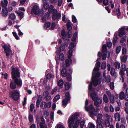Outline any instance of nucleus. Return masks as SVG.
<instances>
[{
    "instance_id": "nucleus-1",
    "label": "nucleus",
    "mask_w": 128,
    "mask_h": 128,
    "mask_svg": "<svg viewBox=\"0 0 128 128\" xmlns=\"http://www.w3.org/2000/svg\"><path fill=\"white\" fill-rule=\"evenodd\" d=\"M85 110L86 111L88 112L89 115L92 118L94 116H97L98 112L100 111V109L98 108L95 109L92 104L89 105L88 107H86Z\"/></svg>"
},
{
    "instance_id": "nucleus-2",
    "label": "nucleus",
    "mask_w": 128,
    "mask_h": 128,
    "mask_svg": "<svg viewBox=\"0 0 128 128\" xmlns=\"http://www.w3.org/2000/svg\"><path fill=\"white\" fill-rule=\"evenodd\" d=\"M72 63V60H70L68 59L66 60L65 62H63L62 64V66L63 68L62 69L61 72L63 71H68L71 74H72V70L71 68H69L70 66V64H71Z\"/></svg>"
},
{
    "instance_id": "nucleus-3",
    "label": "nucleus",
    "mask_w": 128,
    "mask_h": 128,
    "mask_svg": "<svg viewBox=\"0 0 128 128\" xmlns=\"http://www.w3.org/2000/svg\"><path fill=\"white\" fill-rule=\"evenodd\" d=\"M8 3L7 0H4V2L2 0L1 2V4L2 8L1 12L2 16L4 17H6L7 16L8 14V10L7 8L6 7Z\"/></svg>"
},
{
    "instance_id": "nucleus-4",
    "label": "nucleus",
    "mask_w": 128,
    "mask_h": 128,
    "mask_svg": "<svg viewBox=\"0 0 128 128\" xmlns=\"http://www.w3.org/2000/svg\"><path fill=\"white\" fill-rule=\"evenodd\" d=\"M11 75L12 79L17 78H20V74L19 68H14L13 66L12 67Z\"/></svg>"
},
{
    "instance_id": "nucleus-5",
    "label": "nucleus",
    "mask_w": 128,
    "mask_h": 128,
    "mask_svg": "<svg viewBox=\"0 0 128 128\" xmlns=\"http://www.w3.org/2000/svg\"><path fill=\"white\" fill-rule=\"evenodd\" d=\"M79 116L78 113L75 112L73 115L71 117H69L68 119V127L71 128L73 126V123H74L75 120L77 119Z\"/></svg>"
},
{
    "instance_id": "nucleus-6",
    "label": "nucleus",
    "mask_w": 128,
    "mask_h": 128,
    "mask_svg": "<svg viewBox=\"0 0 128 128\" xmlns=\"http://www.w3.org/2000/svg\"><path fill=\"white\" fill-rule=\"evenodd\" d=\"M9 96L14 100H18L20 98V94L16 90H14L10 92L9 94Z\"/></svg>"
},
{
    "instance_id": "nucleus-7",
    "label": "nucleus",
    "mask_w": 128,
    "mask_h": 128,
    "mask_svg": "<svg viewBox=\"0 0 128 128\" xmlns=\"http://www.w3.org/2000/svg\"><path fill=\"white\" fill-rule=\"evenodd\" d=\"M61 14L58 13L57 10L56 9H54V10L53 14H52V20H56L58 21L61 18Z\"/></svg>"
},
{
    "instance_id": "nucleus-8",
    "label": "nucleus",
    "mask_w": 128,
    "mask_h": 128,
    "mask_svg": "<svg viewBox=\"0 0 128 128\" xmlns=\"http://www.w3.org/2000/svg\"><path fill=\"white\" fill-rule=\"evenodd\" d=\"M2 46L4 50V52L6 53V56L8 57L10 55V53L12 52L10 47L6 46L5 44H2Z\"/></svg>"
},
{
    "instance_id": "nucleus-9",
    "label": "nucleus",
    "mask_w": 128,
    "mask_h": 128,
    "mask_svg": "<svg viewBox=\"0 0 128 128\" xmlns=\"http://www.w3.org/2000/svg\"><path fill=\"white\" fill-rule=\"evenodd\" d=\"M61 72L62 75L64 77H65L66 76L67 79L68 81L70 82L71 81L72 79V77L70 73V72L69 73L68 72H69L68 71H64Z\"/></svg>"
},
{
    "instance_id": "nucleus-10",
    "label": "nucleus",
    "mask_w": 128,
    "mask_h": 128,
    "mask_svg": "<svg viewBox=\"0 0 128 128\" xmlns=\"http://www.w3.org/2000/svg\"><path fill=\"white\" fill-rule=\"evenodd\" d=\"M91 79L92 81L91 82L95 87H96L98 86V83H100L101 82L102 80L100 78L96 79L95 78H93V75H92Z\"/></svg>"
},
{
    "instance_id": "nucleus-11",
    "label": "nucleus",
    "mask_w": 128,
    "mask_h": 128,
    "mask_svg": "<svg viewBox=\"0 0 128 128\" xmlns=\"http://www.w3.org/2000/svg\"><path fill=\"white\" fill-rule=\"evenodd\" d=\"M40 10L39 7L36 5L33 6L31 10V14L36 15H38L39 13V10Z\"/></svg>"
},
{
    "instance_id": "nucleus-12",
    "label": "nucleus",
    "mask_w": 128,
    "mask_h": 128,
    "mask_svg": "<svg viewBox=\"0 0 128 128\" xmlns=\"http://www.w3.org/2000/svg\"><path fill=\"white\" fill-rule=\"evenodd\" d=\"M18 78H17L12 79L18 86H21L22 84V80L21 78L19 79Z\"/></svg>"
},
{
    "instance_id": "nucleus-13",
    "label": "nucleus",
    "mask_w": 128,
    "mask_h": 128,
    "mask_svg": "<svg viewBox=\"0 0 128 128\" xmlns=\"http://www.w3.org/2000/svg\"><path fill=\"white\" fill-rule=\"evenodd\" d=\"M94 105L97 107H99L102 102V100L99 98L94 100Z\"/></svg>"
},
{
    "instance_id": "nucleus-14",
    "label": "nucleus",
    "mask_w": 128,
    "mask_h": 128,
    "mask_svg": "<svg viewBox=\"0 0 128 128\" xmlns=\"http://www.w3.org/2000/svg\"><path fill=\"white\" fill-rule=\"evenodd\" d=\"M96 122V128H103L102 124H104V122H102L101 120H98L97 119Z\"/></svg>"
},
{
    "instance_id": "nucleus-15",
    "label": "nucleus",
    "mask_w": 128,
    "mask_h": 128,
    "mask_svg": "<svg viewBox=\"0 0 128 128\" xmlns=\"http://www.w3.org/2000/svg\"><path fill=\"white\" fill-rule=\"evenodd\" d=\"M44 102V109L47 108H50L51 107L52 104L51 102H49L47 103L45 102Z\"/></svg>"
},
{
    "instance_id": "nucleus-16",
    "label": "nucleus",
    "mask_w": 128,
    "mask_h": 128,
    "mask_svg": "<svg viewBox=\"0 0 128 128\" xmlns=\"http://www.w3.org/2000/svg\"><path fill=\"white\" fill-rule=\"evenodd\" d=\"M16 85L14 81H11L10 82V86L12 89H14L16 88Z\"/></svg>"
},
{
    "instance_id": "nucleus-17",
    "label": "nucleus",
    "mask_w": 128,
    "mask_h": 128,
    "mask_svg": "<svg viewBox=\"0 0 128 128\" xmlns=\"http://www.w3.org/2000/svg\"><path fill=\"white\" fill-rule=\"evenodd\" d=\"M61 35L62 36V38L63 40L66 38L67 36V34L65 33V30L64 29L62 30L61 31Z\"/></svg>"
},
{
    "instance_id": "nucleus-18",
    "label": "nucleus",
    "mask_w": 128,
    "mask_h": 128,
    "mask_svg": "<svg viewBox=\"0 0 128 128\" xmlns=\"http://www.w3.org/2000/svg\"><path fill=\"white\" fill-rule=\"evenodd\" d=\"M65 86V90H68L70 88L71 86L68 82H66L64 84Z\"/></svg>"
},
{
    "instance_id": "nucleus-19",
    "label": "nucleus",
    "mask_w": 128,
    "mask_h": 128,
    "mask_svg": "<svg viewBox=\"0 0 128 128\" xmlns=\"http://www.w3.org/2000/svg\"><path fill=\"white\" fill-rule=\"evenodd\" d=\"M71 24L72 23L70 22H68L66 24L67 28L69 31H71L72 28V26L71 25Z\"/></svg>"
},
{
    "instance_id": "nucleus-20",
    "label": "nucleus",
    "mask_w": 128,
    "mask_h": 128,
    "mask_svg": "<svg viewBox=\"0 0 128 128\" xmlns=\"http://www.w3.org/2000/svg\"><path fill=\"white\" fill-rule=\"evenodd\" d=\"M114 118L115 120H116L117 117L118 118V121H119L120 120V115L118 113H116L114 114Z\"/></svg>"
},
{
    "instance_id": "nucleus-21",
    "label": "nucleus",
    "mask_w": 128,
    "mask_h": 128,
    "mask_svg": "<svg viewBox=\"0 0 128 128\" xmlns=\"http://www.w3.org/2000/svg\"><path fill=\"white\" fill-rule=\"evenodd\" d=\"M107 48L106 45L105 44L103 45L102 47V52H106V54H107L108 52L107 51Z\"/></svg>"
},
{
    "instance_id": "nucleus-22",
    "label": "nucleus",
    "mask_w": 128,
    "mask_h": 128,
    "mask_svg": "<svg viewBox=\"0 0 128 128\" xmlns=\"http://www.w3.org/2000/svg\"><path fill=\"white\" fill-rule=\"evenodd\" d=\"M124 98V93L123 91H122L120 93L119 98L121 100H123Z\"/></svg>"
},
{
    "instance_id": "nucleus-23",
    "label": "nucleus",
    "mask_w": 128,
    "mask_h": 128,
    "mask_svg": "<svg viewBox=\"0 0 128 128\" xmlns=\"http://www.w3.org/2000/svg\"><path fill=\"white\" fill-rule=\"evenodd\" d=\"M17 13L18 16L20 17V20H21L24 17V13L23 12L20 11L19 12H18Z\"/></svg>"
},
{
    "instance_id": "nucleus-24",
    "label": "nucleus",
    "mask_w": 128,
    "mask_h": 128,
    "mask_svg": "<svg viewBox=\"0 0 128 128\" xmlns=\"http://www.w3.org/2000/svg\"><path fill=\"white\" fill-rule=\"evenodd\" d=\"M109 99L110 101V103L112 104L114 103V96L113 94H110Z\"/></svg>"
},
{
    "instance_id": "nucleus-25",
    "label": "nucleus",
    "mask_w": 128,
    "mask_h": 128,
    "mask_svg": "<svg viewBox=\"0 0 128 128\" xmlns=\"http://www.w3.org/2000/svg\"><path fill=\"white\" fill-rule=\"evenodd\" d=\"M70 100H69L66 98L64 99L62 101L63 105L64 106H66L67 105L68 102Z\"/></svg>"
},
{
    "instance_id": "nucleus-26",
    "label": "nucleus",
    "mask_w": 128,
    "mask_h": 128,
    "mask_svg": "<svg viewBox=\"0 0 128 128\" xmlns=\"http://www.w3.org/2000/svg\"><path fill=\"white\" fill-rule=\"evenodd\" d=\"M103 100L104 102L106 103H107L108 102V100L107 95L104 94V95L103 97Z\"/></svg>"
},
{
    "instance_id": "nucleus-27",
    "label": "nucleus",
    "mask_w": 128,
    "mask_h": 128,
    "mask_svg": "<svg viewBox=\"0 0 128 128\" xmlns=\"http://www.w3.org/2000/svg\"><path fill=\"white\" fill-rule=\"evenodd\" d=\"M127 56L126 55H124L122 58H121V61L122 62H124L125 63L126 61Z\"/></svg>"
},
{
    "instance_id": "nucleus-28",
    "label": "nucleus",
    "mask_w": 128,
    "mask_h": 128,
    "mask_svg": "<svg viewBox=\"0 0 128 128\" xmlns=\"http://www.w3.org/2000/svg\"><path fill=\"white\" fill-rule=\"evenodd\" d=\"M116 128H125V126L123 124H121L120 126L118 122L116 124Z\"/></svg>"
},
{
    "instance_id": "nucleus-29",
    "label": "nucleus",
    "mask_w": 128,
    "mask_h": 128,
    "mask_svg": "<svg viewBox=\"0 0 128 128\" xmlns=\"http://www.w3.org/2000/svg\"><path fill=\"white\" fill-rule=\"evenodd\" d=\"M51 24V23L48 22H47L44 24V27L46 28H49Z\"/></svg>"
},
{
    "instance_id": "nucleus-30",
    "label": "nucleus",
    "mask_w": 128,
    "mask_h": 128,
    "mask_svg": "<svg viewBox=\"0 0 128 128\" xmlns=\"http://www.w3.org/2000/svg\"><path fill=\"white\" fill-rule=\"evenodd\" d=\"M28 118L29 121L30 122H33L34 120L33 116L32 114H30V113L29 114Z\"/></svg>"
},
{
    "instance_id": "nucleus-31",
    "label": "nucleus",
    "mask_w": 128,
    "mask_h": 128,
    "mask_svg": "<svg viewBox=\"0 0 128 128\" xmlns=\"http://www.w3.org/2000/svg\"><path fill=\"white\" fill-rule=\"evenodd\" d=\"M64 84V82L63 80L62 79H60L58 81V84L59 86L61 87L63 86Z\"/></svg>"
},
{
    "instance_id": "nucleus-32",
    "label": "nucleus",
    "mask_w": 128,
    "mask_h": 128,
    "mask_svg": "<svg viewBox=\"0 0 128 128\" xmlns=\"http://www.w3.org/2000/svg\"><path fill=\"white\" fill-rule=\"evenodd\" d=\"M8 18L12 20H14L16 18L15 15L14 13H12L10 15Z\"/></svg>"
},
{
    "instance_id": "nucleus-33",
    "label": "nucleus",
    "mask_w": 128,
    "mask_h": 128,
    "mask_svg": "<svg viewBox=\"0 0 128 128\" xmlns=\"http://www.w3.org/2000/svg\"><path fill=\"white\" fill-rule=\"evenodd\" d=\"M106 63L105 62H103L102 63L101 65V69L104 70L106 68Z\"/></svg>"
},
{
    "instance_id": "nucleus-34",
    "label": "nucleus",
    "mask_w": 128,
    "mask_h": 128,
    "mask_svg": "<svg viewBox=\"0 0 128 128\" xmlns=\"http://www.w3.org/2000/svg\"><path fill=\"white\" fill-rule=\"evenodd\" d=\"M100 72H98L96 73L95 75L94 76L93 75V78H95L96 79H98V78L100 76ZM94 75V74H93Z\"/></svg>"
},
{
    "instance_id": "nucleus-35",
    "label": "nucleus",
    "mask_w": 128,
    "mask_h": 128,
    "mask_svg": "<svg viewBox=\"0 0 128 128\" xmlns=\"http://www.w3.org/2000/svg\"><path fill=\"white\" fill-rule=\"evenodd\" d=\"M74 44L73 42H71L68 46V48L70 50H72V49L74 48Z\"/></svg>"
},
{
    "instance_id": "nucleus-36",
    "label": "nucleus",
    "mask_w": 128,
    "mask_h": 128,
    "mask_svg": "<svg viewBox=\"0 0 128 128\" xmlns=\"http://www.w3.org/2000/svg\"><path fill=\"white\" fill-rule=\"evenodd\" d=\"M54 76L50 73H48L46 76V78L47 79H50L51 78H54Z\"/></svg>"
},
{
    "instance_id": "nucleus-37",
    "label": "nucleus",
    "mask_w": 128,
    "mask_h": 128,
    "mask_svg": "<svg viewBox=\"0 0 128 128\" xmlns=\"http://www.w3.org/2000/svg\"><path fill=\"white\" fill-rule=\"evenodd\" d=\"M60 96L59 94H57L55 96L53 99V101L54 102H55L57 100H58V99L60 98Z\"/></svg>"
},
{
    "instance_id": "nucleus-38",
    "label": "nucleus",
    "mask_w": 128,
    "mask_h": 128,
    "mask_svg": "<svg viewBox=\"0 0 128 128\" xmlns=\"http://www.w3.org/2000/svg\"><path fill=\"white\" fill-rule=\"evenodd\" d=\"M65 98L66 99H68L69 100H70V94L69 92H68L66 93Z\"/></svg>"
},
{
    "instance_id": "nucleus-39",
    "label": "nucleus",
    "mask_w": 128,
    "mask_h": 128,
    "mask_svg": "<svg viewBox=\"0 0 128 128\" xmlns=\"http://www.w3.org/2000/svg\"><path fill=\"white\" fill-rule=\"evenodd\" d=\"M106 126L107 127H108L110 125V120H106L105 121Z\"/></svg>"
},
{
    "instance_id": "nucleus-40",
    "label": "nucleus",
    "mask_w": 128,
    "mask_h": 128,
    "mask_svg": "<svg viewBox=\"0 0 128 128\" xmlns=\"http://www.w3.org/2000/svg\"><path fill=\"white\" fill-rule=\"evenodd\" d=\"M121 49V47L120 46H117L116 48V54H118Z\"/></svg>"
},
{
    "instance_id": "nucleus-41",
    "label": "nucleus",
    "mask_w": 128,
    "mask_h": 128,
    "mask_svg": "<svg viewBox=\"0 0 128 128\" xmlns=\"http://www.w3.org/2000/svg\"><path fill=\"white\" fill-rule=\"evenodd\" d=\"M114 65L116 68L119 69L120 68V64L119 62H115L114 63Z\"/></svg>"
},
{
    "instance_id": "nucleus-42",
    "label": "nucleus",
    "mask_w": 128,
    "mask_h": 128,
    "mask_svg": "<svg viewBox=\"0 0 128 128\" xmlns=\"http://www.w3.org/2000/svg\"><path fill=\"white\" fill-rule=\"evenodd\" d=\"M44 12V10L43 9H41L39 10V13L38 14L39 16H42L43 15Z\"/></svg>"
},
{
    "instance_id": "nucleus-43",
    "label": "nucleus",
    "mask_w": 128,
    "mask_h": 128,
    "mask_svg": "<svg viewBox=\"0 0 128 128\" xmlns=\"http://www.w3.org/2000/svg\"><path fill=\"white\" fill-rule=\"evenodd\" d=\"M126 34V32L120 31L118 32V36L120 37H122L123 36L125 35Z\"/></svg>"
},
{
    "instance_id": "nucleus-44",
    "label": "nucleus",
    "mask_w": 128,
    "mask_h": 128,
    "mask_svg": "<svg viewBox=\"0 0 128 128\" xmlns=\"http://www.w3.org/2000/svg\"><path fill=\"white\" fill-rule=\"evenodd\" d=\"M44 9L48 10L49 8V4L46 2L44 4Z\"/></svg>"
},
{
    "instance_id": "nucleus-45",
    "label": "nucleus",
    "mask_w": 128,
    "mask_h": 128,
    "mask_svg": "<svg viewBox=\"0 0 128 128\" xmlns=\"http://www.w3.org/2000/svg\"><path fill=\"white\" fill-rule=\"evenodd\" d=\"M99 68H97V67H95L93 70V71L92 72V75H93V74H95V73L94 72V71H95L96 72H98L99 70Z\"/></svg>"
},
{
    "instance_id": "nucleus-46",
    "label": "nucleus",
    "mask_w": 128,
    "mask_h": 128,
    "mask_svg": "<svg viewBox=\"0 0 128 128\" xmlns=\"http://www.w3.org/2000/svg\"><path fill=\"white\" fill-rule=\"evenodd\" d=\"M43 123L40 122V128H48L46 125H45L44 126Z\"/></svg>"
},
{
    "instance_id": "nucleus-47",
    "label": "nucleus",
    "mask_w": 128,
    "mask_h": 128,
    "mask_svg": "<svg viewBox=\"0 0 128 128\" xmlns=\"http://www.w3.org/2000/svg\"><path fill=\"white\" fill-rule=\"evenodd\" d=\"M115 72V70L114 68L112 67L111 68L110 74L112 76H113Z\"/></svg>"
},
{
    "instance_id": "nucleus-48",
    "label": "nucleus",
    "mask_w": 128,
    "mask_h": 128,
    "mask_svg": "<svg viewBox=\"0 0 128 128\" xmlns=\"http://www.w3.org/2000/svg\"><path fill=\"white\" fill-rule=\"evenodd\" d=\"M12 34H13L16 40H18L19 39V37L18 36L16 32H12Z\"/></svg>"
},
{
    "instance_id": "nucleus-49",
    "label": "nucleus",
    "mask_w": 128,
    "mask_h": 128,
    "mask_svg": "<svg viewBox=\"0 0 128 128\" xmlns=\"http://www.w3.org/2000/svg\"><path fill=\"white\" fill-rule=\"evenodd\" d=\"M72 21L74 23L76 22L77 20L76 19V17L74 15H72Z\"/></svg>"
},
{
    "instance_id": "nucleus-50",
    "label": "nucleus",
    "mask_w": 128,
    "mask_h": 128,
    "mask_svg": "<svg viewBox=\"0 0 128 128\" xmlns=\"http://www.w3.org/2000/svg\"><path fill=\"white\" fill-rule=\"evenodd\" d=\"M59 59L61 60L62 61H63L64 59V55L62 53H61L59 55Z\"/></svg>"
},
{
    "instance_id": "nucleus-51",
    "label": "nucleus",
    "mask_w": 128,
    "mask_h": 128,
    "mask_svg": "<svg viewBox=\"0 0 128 128\" xmlns=\"http://www.w3.org/2000/svg\"><path fill=\"white\" fill-rule=\"evenodd\" d=\"M56 26V24L54 22H52L51 24L50 30H54Z\"/></svg>"
},
{
    "instance_id": "nucleus-52",
    "label": "nucleus",
    "mask_w": 128,
    "mask_h": 128,
    "mask_svg": "<svg viewBox=\"0 0 128 128\" xmlns=\"http://www.w3.org/2000/svg\"><path fill=\"white\" fill-rule=\"evenodd\" d=\"M110 87L111 90H113L114 88V83L113 82H111L110 83Z\"/></svg>"
},
{
    "instance_id": "nucleus-53",
    "label": "nucleus",
    "mask_w": 128,
    "mask_h": 128,
    "mask_svg": "<svg viewBox=\"0 0 128 128\" xmlns=\"http://www.w3.org/2000/svg\"><path fill=\"white\" fill-rule=\"evenodd\" d=\"M121 122L124 124H126V120L125 118L124 117H122L121 118Z\"/></svg>"
},
{
    "instance_id": "nucleus-54",
    "label": "nucleus",
    "mask_w": 128,
    "mask_h": 128,
    "mask_svg": "<svg viewBox=\"0 0 128 128\" xmlns=\"http://www.w3.org/2000/svg\"><path fill=\"white\" fill-rule=\"evenodd\" d=\"M125 71H124V70H123L121 69L120 72V75L122 76H123L125 74L124 72Z\"/></svg>"
},
{
    "instance_id": "nucleus-55",
    "label": "nucleus",
    "mask_w": 128,
    "mask_h": 128,
    "mask_svg": "<svg viewBox=\"0 0 128 128\" xmlns=\"http://www.w3.org/2000/svg\"><path fill=\"white\" fill-rule=\"evenodd\" d=\"M127 52V50L126 48H123L122 50V54H125Z\"/></svg>"
},
{
    "instance_id": "nucleus-56",
    "label": "nucleus",
    "mask_w": 128,
    "mask_h": 128,
    "mask_svg": "<svg viewBox=\"0 0 128 128\" xmlns=\"http://www.w3.org/2000/svg\"><path fill=\"white\" fill-rule=\"evenodd\" d=\"M102 117V114H98L97 116V119L98 120H100Z\"/></svg>"
},
{
    "instance_id": "nucleus-57",
    "label": "nucleus",
    "mask_w": 128,
    "mask_h": 128,
    "mask_svg": "<svg viewBox=\"0 0 128 128\" xmlns=\"http://www.w3.org/2000/svg\"><path fill=\"white\" fill-rule=\"evenodd\" d=\"M49 94V93L48 91H44L43 94V95L44 96H45L44 97V98L46 96H48Z\"/></svg>"
},
{
    "instance_id": "nucleus-58",
    "label": "nucleus",
    "mask_w": 128,
    "mask_h": 128,
    "mask_svg": "<svg viewBox=\"0 0 128 128\" xmlns=\"http://www.w3.org/2000/svg\"><path fill=\"white\" fill-rule=\"evenodd\" d=\"M64 47L65 45L64 44H63L60 46L59 49L62 50V51H63L64 49Z\"/></svg>"
},
{
    "instance_id": "nucleus-59",
    "label": "nucleus",
    "mask_w": 128,
    "mask_h": 128,
    "mask_svg": "<svg viewBox=\"0 0 128 128\" xmlns=\"http://www.w3.org/2000/svg\"><path fill=\"white\" fill-rule=\"evenodd\" d=\"M121 69L123 70L124 71L126 70V65L125 64H122Z\"/></svg>"
},
{
    "instance_id": "nucleus-60",
    "label": "nucleus",
    "mask_w": 128,
    "mask_h": 128,
    "mask_svg": "<svg viewBox=\"0 0 128 128\" xmlns=\"http://www.w3.org/2000/svg\"><path fill=\"white\" fill-rule=\"evenodd\" d=\"M85 121L84 120H82L81 121L80 124V128H83L85 123Z\"/></svg>"
},
{
    "instance_id": "nucleus-61",
    "label": "nucleus",
    "mask_w": 128,
    "mask_h": 128,
    "mask_svg": "<svg viewBox=\"0 0 128 128\" xmlns=\"http://www.w3.org/2000/svg\"><path fill=\"white\" fill-rule=\"evenodd\" d=\"M34 105L33 103L31 104L30 106V110L32 112L33 111L34 109Z\"/></svg>"
},
{
    "instance_id": "nucleus-62",
    "label": "nucleus",
    "mask_w": 128,
    "mask_h": 128,
    "mask_svg": "<svg viewBox=\"0 0 128 128\" xmlns=\"http://www.w3.org/2000/svg\"><path fill=\"white\" fill-rule=\"evenodd\" d=\"M72 34L71 31H68V37L70 38L71 37Z\"/></svg>"
},
{
    "instance_id": "nucleus-63",
    "label": "nucleus",
    "mask_w": 128,
    "mask_h": 128,
    "mask_svg": "<svg viewBox=\"0 0 128 128\" xmlns=\"http://www.w3.org/2000/svg\"><path fill=\"white\" fill-rule=\"evenodd\" d=\"M63 2L62 0H58V6H61Z\"/></svg>"
},
{
    "instance_id": "nucleus-64",
    "label": "nucleus",
    "mask_w": 128,
    "mask_h": 128,
    "mask_svg": "<svg viewBox=\"0 0 128 128\" xmlns=\"http://www.w3.org/2000/svg\"><path fill=\"white\" fill-rule=\"evenodd\" d=\"M57 90V88L56 87H55L51 91V94L53 95L54 92H56Z\"/></svg>"
}]
</instances>
